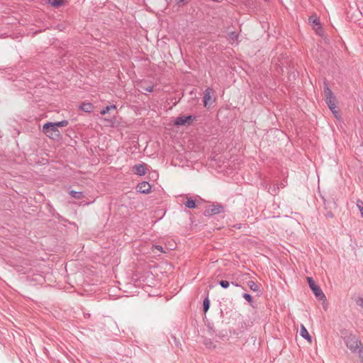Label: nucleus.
<instances>
[{
  "label": "nucleus",
  "instance_id": "1",
  "mask_svg": "<svg viewBox=\"0 0 363 363\" xmlns=\"http://www.w3.org/2000/svg\"><path fill=\"white\" fill-rule=\"evenodd\" d=\"M324 94L325 97V102L329 108L330 109V111L335 115V116L337 117L338 111L336 109L335 106L336 98L334 96L331 89L329 88L328 84L326 82H324Z\"/></svg>",
  "mask_w": 363,
  "mask_h": 363
},
{
  "label": "nucleus",
  "instance_id": "9",
  "mask_svg": "<svg viewBox=\"0 0 363 363\" xmlns=\"http://www.w3.org/2000/svg\"><path fill=\"white\" fill-rule=\"evenodd\" d=\"M213 90L211 89V88H207L205 91H204V95H203V106L206 107V108H208L209 107V104H208V102L209 101L211 100V94H213Z\"/></svg>",
  "mask_w": 363,
  "mask_h": 363
},
{
  "label": "nucleus",
  "instance_id": "16",
  "mask_svg": "<svg viewBox=\"0 0 363 363\" xmlns=\"http://www.w3.org/2000/svg\"><path fill=\"white\" fill-rule=\"evenodd\" d=\"M116 108V105H110V106H106L105 107H104L101 111H100V113L101 115H105L106 113H108L111 110H115Z\"/></svg>",
  "mask_w": 363,
  "mask_h": 363
},
{
  "label": "nucleus",
  "instance_id": "32",
  "mask_svg": "<svg viewBox=\"0 0 363 363\" xmlns=\"http://www.w3.org/2000/svg\"><path fill=\"white\" fill-rule=\"evenodd\" d=\"M231 284H232L233 285H234L235 286H236V287H241V285H240V284H238V283H236V282H233V281H232V282H231Z\"/></svg>",
  "mask_w": 363,
  "mask_h": 363
},
{
  "label": "nucleus",
  "instance_id": "2",
  "mask_svg": "<svg viewBox=\"0 0 363 363\" xmlns=\"http://www.w3.org/2000/svg\"><path fill=\"white\" fill-rule=\"evenodd\" d=\"M43 132L50 138L54 140H59L61 138L60 133L52 122H48L43 126Z\"/></svg>",
  "mask_w": 363,
  "mask_h": 363
},
{
  "label": "nucleus",
  "instance_id": "25",
  "mask_svg": "<svg viewBox=\"0 0 363 363\" xmlns=\"http://www.w3.org/2000/svg\"><path fill=\"white\" fill-rule=\"evenodd\" d=\"M229 37L232 40H236L238 39V35L235 32H230L229 33Z\"/></svg>",
  "mask_w": 363,
  "mask_h": 363
},
{
  "label": "nucleus",
  "instance_id": "30",
  "mask_svg": "<svg viewBox=\"0 0 363 363\" xmlns=\"http://www.w3.org/2000/svg\"><path fill=\"white\" fill-rule=\"evenodd\" d=\"M213 344L212 341L210 340V339H208V340H206L204 341V345H206V346H210Z\"/></svg>",
  "mask_w": 363,
  "mask_h": 363
},
{
  "label": "nucleus",
  "instance_id": "31",
  "mask_svg": "<svg viewBox=\"0 0 363 363\" xmlns=\"http://www.w3.org/2000/svg\"><path fill=\"white\" fill-rule=\"evenodd\" d=\"M325 216L326 217H328V218H333V213L332 212H328L326 214H325Z\"/></svg>",
  "mask_w": 363,
  "mask_h": 363
},
{
  "label": "nucleus",
  "instance_id": "20",
  "mask_svg": "<svg viewBox=\"0 0 363 363\" xmlns=\"http://www.w3.org/2000/svg\"><path fill=\"white\" fill-rule=\"evenodd\" d=\"M279 186H275L274 185H270L268 191L272 195H276L278 193Z\"/></svg>",
  "mask_w": 363,
  "mask_h": 363
},
{
  "label": "nucleus",
  "instance_id": "7",
  "mask_svg": "<svg viewBox=\"0 0 363 363\" xmlns=\"http://www.w3.org/2000/svg\"><path fill=\"white\" fill-rule=\"evenodd\" d=\"M136 189L142 194H148L151 191V185L147 182H143L138 184Z\"/></svg>",
  "mask_w": 363,
  "mask_h": 363
},
{
  "label": "nucleus",
  "instance_id": "11",
  "mask_svg": "<svg viewBox=\"0 0 363 363\" xmlns=\"http://www.w3.org/2000/svg\"><path fill=\"white\" fill-rule=\"evenodd\" d=\"M93 105L91 103H89V102H83L82 104H81V105L79 106V108L86 112V113H91L93 111Z\"/></svg>",
  "mask_w": 363,
  "mask_h": 363
},
{
  "label": "nucleus",
  "instance_id": "3",
  "mask_svg": "<svg viewBox=\"0 0 363 363\" xmlns=\"http://www.w3.org/2000/svg\"><path fill=\"white\" fill-rule=\"evenodd\" d=\"M345 342L347 347L352 352H357L362 347L361 341L354 335H350L345 338Z\"/></svg>",
  "mask_w": 363,
  "mask_h": 363
},
{
  "label": "nucleus",
  "instance_id": "12",
  "mask_svg": "<svg viewBox=\"0 0 363 363\" xmlns=\"http://www.w3.org/2000/svg\"><path fill=\"white\" fill-rule=\"evenodd\" d=\"M308 21L312 24L315 29H321L320 21L316 16H310Z\"/></svg>",
  "mask_w": 363,
  "mask_h": 363
},
{
  "label": "nucleus",
  "instance_id": "13",
  "mask_svg": "<svg viewBox=\"0 0 363 363\" xmlns=\"http://www.w3.org/2000/svg\"><path fill=\"white\" fill-rule=\"evenodd\" d=\"M300 335L303 338L307 340L308 341L311 342V336L310 335V334L308 333L307 329L305 328V326L303 325H301Z\"/></svg>",
  "mask_w": 363,
  "mask_h": 363
},
{
  "label": "nucleus",
  "instance_id": "21",
  "mask_svg": "<svg viewBox=\"0 0 363 363\" xmlns=\"http://www.w3.org/2000/svg\"><path fill=\"white\" fill-rule=\"evenodd\" d=\"M219 285L224 289H227L230 286V282L226 280H220L219 281Z\"/></svg>",
  "mask_w": 363,
  "mask_h": 363
},
{
  "label": "nucleus",
  "instance_id": "24",
  "mask_svg": "<svg viewBox=\"0 0 363 363\" xmlns=\"http://www.w3.org/2000/svg\"><path fill=\"white\" fill-rule=\"evenodd\" d=\"M207 328L210 332V335H213L215 333V330L213 328V325L211 323H208L207 325Z\"/></svg>",
  "mask_w": 363,
  "mask_h": 363
},
{
  "label": "nucleus",
  "instance_id": "10",
  "mask_svg": "<svg viewBox=\"0 0 363 363\" xmlns=\"http://www.w3.org/2000/svg\"><path fill=\"white\" fill-rule=\"evenodd\" d=\"M67 1L68 0H46V3L54 8H58L64 6Z\"/></svg>",
  "mask_w": 363,
  "mask_h": 363
},
{
  "label": "nucleus",
  "instance_id": "35",
  "mask_svg": "<svg viewBox=\"0 0 363 363\" xmlns=\"http://www.w3.org/2000/svg\"><path fill=\"white\" fill-rule=\"evenodd\" d=\"M220 316H223V310H222V309L220 310Z\"/></svg>",
  "mask_w": 363,
  "mask_h": 363
},
{
  "label": "nucleus",
  "instance_id": "28",
  "mask_svg": "<svg viewBox=\"0 0 363 363\" xmlns=\"http://www.w3.org/2000/svg\"><path fill=\"white\" fill-rule=\"evenodd\" d=\"M357 352L359 354L361 361L363 363V347L360 348Z\"/></svg>",
  "mask_w": 363,
  "mask_h": 363
},
{
  "label": "nucleus",
  "instance_id": "29",
  "mask_svg": "<svg viewBox=\"0 0 363 363\" xmlns=\"http://www.w3.org/2000/svg\"><path fill=\"white\" fill-rule=\"evenodd\" d=\"M155 249L158 250L160 252H165L163 247L160 245H156L153 246Z\"/></svg>",
  "mask_w": 363,
  "mask_h": 363
},
{
  "label": "nucleus",
  "instance_id": "34",
  "mask_svg": "<svg viewBox=\"0 0 363 363\" xmlns=\"http://www.w3.org/2000/svg\"><path fill=\"white\" fill-rule=\"evenodd\" d=\"M186 0H179L177 4H181V3H184Z\"/></svg>",
  "mask_w": 363,
  "mask_h": 363
},
{
  "label": "nucleus",
  "instance_id": "33",
  "mask_svg": "<svg viewBox=\"0 0 363 363\" xmlns=\"http://www.w3.org/2000/svg\"><path fill=\"white\" fill-rule=\"evenodd\" d=\"M18 271H19V272H21V273H23V274H26V273H28V269H25V270H23V269L20 270V269H19Z\"/></svg>",
  "mask_w": 363,
  "mask_h": 363
},
{
  "label": "nucleus",
  "instance_id": "15",
  "mask_svg": "<svg viewBox=\"0 0 363 363\" xmlns=\"http://www.w3.org/2000/svg\"><path fill=\"white\" fill-rule=\"evenodd\" d=\"M184 205L188 208H195L196 207V201L191 198L187 199L186 201L184 203Z\"/></svg>",
  "mask_w": 363,
  "mask_h": 363
},
{
  "label": "nucleus",
  "instance_id": "22",
  "mask_svg": "<svg viewBox=\"0 0 363 363\" xmlns=\"http://www.w3.org/2000/svg\"><path fill=\"white\" fill-rule=\"evenodd\" d=\"M242 297L252 306V297L250 294H249L247 293H245V294H243Z\"/></svg>",
  "mask_w": 363,
  "mask_h": 363
},
{
  "label": "nucleus",
  "instance_id": "18",
  "mask_svg": "<svg viewBox=\"0 0 363 363\" xmlns=\"http://www.w3.org/2000/svg\"><path fill=\"white\" fill-rule=\"evenodd\" d=\"M210 308V300L208 296H206L203 301V311L206 313Z\"/></svg>",
  "mask_w": 363,
  "mask_h": 363
},
{
  "label": "nucleus",
  "instance_id": "19",
  "mask_svg": "<svg viewBox=\"0 0 363 363\" xmlns=\"http://www.w3.org/2000/svg\"><path fill=\"white\" fill-rule=\"evenodd\" d=\"M69 122L67 120H62L61 121L52 123L55 126L58 128V127H65L68 125Z\"/></svg>",
  "mask_w": 363,
  "mask_h": 363
},
{
  "label": "nucleus",
  "instance_id": "14",
  "mask_svg": "<svg viewBox=\"0 0 363 363\" xmlns=\"http://www.w3.org/2000/svg\"><path fill=\"white\" fill-rule=\"evenodd\" d=\"M247 286L250 289V290L253 291H260L259 285L254 281H249L247 282Z\"/></svg>",
  "mask_w": 363,
  "mask_h": 363
},
{
  "label": "nucleus",
  "instance_id": "6",
  "mask_svg": "<svg viewBox=\"0 0 363 363\" xmlns=\"http://www.w3.org/2000/svg\"><path fill=\"white\" fill-rule=\"evenodd\" d=\"M196 119V116L193 115L181 116L174 119V124L177 126L185 125L186 124H191Z\"/></svg>",
  "mask_w": 363,
  "mask_h": 363
},
{
  "label": "nucleus",
  "instance_id": "8",
  "mask_svg": "<svg viewBox=\"0 0 363 363\" xmlns=\"http://www.w3.org/2000/svg\"><path fill=\"white\" fill-rule=\"evenodd\" d=\"M133 170L135 174L139 176H143L146 173V164L144 163L135 164L133 166Z\"/></svg>",
  "mask_w": 363,
  "mask_h": 363
},
{
  "label": "nucleus",
  "instance_id": "4",
  "mask_svg": "<svg viewBox=\"0 0 363 363\" xmlns=\"http://www.w3.org/2000/svg\"><path fill=\"white\" fill-rule=\"evenodd\" d=\"M225 211V206L219 203H213L211 206L206 208L204 211L205 216H211L216 214H219Z\"/></svg>",
  "mask_w": 363,
  "mask_h": 363
},
{
  "label": "nucleus",
  "instance_id": "26",
  "mask_svg": "<svg viewBox=\"0 0 363 363\" xmlns=\"http://www.w3.org/2000/svg\"><path fill=\"white\" fill-rule=\"evenodd\" d=\"M356 303H357V305H359L360 307L363 308V298L359 297V298L356 300Z\"/></svg>",
  "mask_w": 363,
  "mask_h": 363
},
{
  "label": "nucleus",
  "instance_id": "27",
  "mask_svg": "<svg viewBox=\"0 0 363 363\" xmlns=\"http://www.w3.org/2000/svg\"><path fill=\"white\" fill-rule=\"evenodd\" d=\"M142 88L148 92H152L153 91V86H142Z\"/></svg>",
  "mask_w": 363,
  "mask_h": 363
},
{
  "label": "nucleus",
  "instance_id": "17",
  "mask_svg": "<svg viewBox=\"0 0 363 363\" xmlns=\"http://www.w3.org/2000/svg\"><path fill=\"white\" fill-rule=\"evenodd\" d=\"M69 194L72 198L77 199H79L84 196L83 191H77L74 190L70 191Z\"/></svg>",
  "mask_w": 363,
  "mask_h": 363
},
{
  "label": "nucleus",
  "instance_id": "23",
  "mask_svg": "<svg viewBox=\"0 0 363 363\" xmlns=\"http://www.w3.org/2000/svg\"><path fill=\"white\" fill-rule=\"evenodd\" d=\"M357 206L359 211L361 213V216L363 218V201L359 200V199L357 200Z\"/></svg>",
  "mask_w": 363,
  "mask_h": 363
},
{
  "label": "nucleus",
  "instance_id": "5",
  "mask_svg": "<svg viewBox=\"0 0 363 363\" xmlns=\"http://www.w3.org/2000/svg\"><path fill=\"white\" fill-rule=\"evenodd\" d=\"M307 281L310 289H311L315 297L320 301L324 300L325 298L324 293L321 290L320 287L315 283L313 278L307 277Z\"/></svg>",
  "mask_w": 363,
  "mask_h": 363
}]
</instances>
